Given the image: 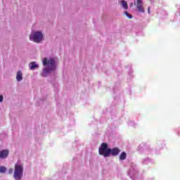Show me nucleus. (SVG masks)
<instances>
[{"label":"nucleus","mask_w":180,"mask_h":180,"mask_svg":"<svg viewBox=\"0 0 180 180\" xmlns=\"http://www.w3.org/2000/svg\"><path fill=\"white\" fill-rule=\"evenodd\" d=\"M42 64L44 66L48 67V68L44 70V74H47V72H50V71H54V70H56V61L53 58L49 60H47V58H44Z\"/></svg>","instance_id":"nucleus-1"},{"label":"nucleus","mask_w":180,"mask_h":180,"mask_svg":"<svg viewBox=\"0 0 180 180\" xmlns=\"http://www.w3.org/2000/svg\"><path fill=\"white\" fill-rule=\"evenodd\" d=\"M23 176V166L19 163H15L14 170V178L15 180L22 179Z\"/></svg>","instance_id":"nucleus-2"},{"label":"nucleus","mask_w":180,"mask_h":180,"mask_svg":"<svg viewBox=\"0 0 180 180\" xmlns=\"http://www.w3.org/2000/svg\"><path fill=\"white\" fill-rule=\"evenodd\" d=\"M98 153L100 155H103L105 158H108V157H110V148H108V143H101L98 149Z\"/></svg>","instance_id":"nucleus-3"},{"label":"nucleus","mask_w":180,"mask_h":180,"mask_svg":"<svg viewBox=\"0 0 180 180\" xmlns=\"http://www.w3.org/2000/svg\"><path fill=\"white\" fill-rule=\"evenodd\" d=\"M30 40H32L34 43H40L43 40V34L41 32H37L33 35L30 36Z\"/></svg>","instance_id":"nucleus-4"},{"label":"nucleus","mask_w":180,"mask_h":180,"mask_svg":"<svg viewBox=\"0 0 180 180\" xmlns=\"http://www.w3.org/2000/svg\"><path fill=\"white\" fill-rule=\"evenodd\" d=\"M137 8V11L141 13H144V8H143V1L141 0H136V4H134Z\"/></svg>","instance_id":"nucleus-5"},{"label":"nucleus","mask_w":180,"mask_h":180,"mask_svg":"<svg viewBox=\"0 0 180 180\" xmlns=\"http://www.w3.org/2000/svg\"><path fill=\"white\" fill-rule=\"evenodd\" d=\"M120 151L121 150L119 148H114L112 149L110 148V155H111L113 157H117V155H119Z\"/></svg>","instance_id":"nucleus-6"},{"label":"nucleus","mask_w":180,"mask_h":180,"mask_svg":"<svg viewBox=\"0 0 180 180\" xmlns=\"http://www.w3.org/2000/svg\"><path fill=\"white\" fill-rule=\"evenodd\" d=\"M9 155V150H3L0 151V158L4 159L6 158Z\"/></svg>","instance_id":"nucleus-7"},{"label":"nucleus","mask_w":180,"mask_h":180,"mask_svg":"<svg viewBox=\"0 0 180 180\" xmlns=\"http://www.w3.org/2000/svg\"><path fill=\"white\" fill-rule=\"evenodd\" d=\"M23 74L22 73V71H18L17 72V75H16V79L18 82H20L23 79Z\"/></svg>","instance_id":"nucleus-8"},{"label":"nucleus","mask_w":180,"mask_h":180,"mask_svg":"<svg viewBox=\"0 0 180 180\" xmlns=\"http://www.w3.org/2000/svg\"><path fill=\"white\" fill-rule=\"evenodd\" d=\"M127 156V155L126 154L125 152H122L121 153V154L120 155V160L121 161H123L124 160H126V157Z\"/></svg>","instance_id":"nucleus-9"},{"label":"nucleus","mask_w":180,"mask_h":180,"mask_svg":"<svg viewBox=\"0 0 180 180\" xmlns=\"http://www.w3.org/2000/svg\"><path fill=\"white\" fill-rule=\"evenodd\" d=\"M30 70H34V68H39V65L36 64V63L32 62L30 63Z\"/></svg>","instance_id":"nucleus-10"},{"label":"nucleus","mask_w":180,"mask_h":180,"mask_svg":"<svg viewBox=\"0 0 180 180\" xmlns=\"http://www.w3.org/2000/svg\"><path fill=\"white\" fill-rule=\"evenodd\" d=\"M121 4H122L124 9H128L129 6L127 5V2L124 1H122Z\"/></svg>","instance_id":"nucleus-11"},{"label":"nucleus","mask_w":180,"mask_h":180,"mask_svg":"<svg viewBox=\"0 0 180 180\" xmlns=\"http://www.w3.org/2000/svg\"><path fill=\"white\" fill-rule=\"evenodd\" d=\"M0 172L1 174H4V172H6V167L4 166L0 167Z\"/></svg>","instance_id":"nucleus-12"},{"label":"nucleus","mask_w":180,"mask_h":180,"mask_svg":"<svg viewBox=\"0 0 180 180\" xmlns=\"http://www.w3.org/2000/svg\"><path fill=\"white\" fill-rule=\"evenodd\" d=\"M126 16H127V18H129V19H131L133 18V15H131V14H129V12L125 11L124 12Z\"/></svg>","instance_id":"nucleus-13"},{"label":"nucleus","mask_w":180,"mask_h":180,"mask_svg":"<svg viewBox=\"0 0 180 180\" xmlns=\"http://www.w3.org/2000/svg\"><path fill=\"white\" fill-rule=\"evenodd\" d=\"M4 101V96L0 95V102H3Z\"/></svg>","instance_id":"nucleus-14"},{"label":"nucleus","mask_w":180,"mask_h":180,"mask_svg":"<svg viewBox=\"0 0 180 180\" xmlns=\"http://www.w3.org/2000/svg\"><path fill=\"white\" fill-rule=\"evenodd\" d=\"M8 174H13V169H10L8 171Z\"/></svg>","instance_id":"nucleus-15"},{"label":"nucleus","mask_w":180,"mask_h":180,"mask_svg":"<svg viewBox=\"0 0 180 180\" xmlns=\"http://www.w3.org/2000/svg\"><path fill=\"white\" fill-rule=\"evenodd\" d=\"M129 6H130V7L133 6V3H131V4H129Z\"/></svg>","instance_id":"nucleus-16"},{"label":"nucleus","mask_w":180,"mask_h":180,"mask_svg":"<svg viewBox=\"0 0 180 180\" xmlns=\"http://www.w3.org/2000/svg\"><path fill=\"white\" fill-rule=\"evenodd\" d=\"M148 12L150 13V7L148 8Z\"/></svg>","instance_id":"nucleus-17"}]
</instances>
